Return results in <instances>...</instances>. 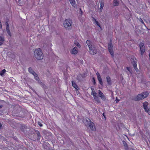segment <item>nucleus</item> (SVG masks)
Segmentation results:
<instances>
[{"label": "nucleus", "instance_id": "nucleus-1", "mask_svg": "<svg viewBox=\"0 0 150 150\" xmlns=\"http://www.w3.org/2000/svg\"><path fill=\"white\" fill-rule=\"evenodd\" d=\"M34 57L38 60L42 59L43 55L40 48L36 49L34 52Z\"/></svg>", "mask_w": 150, "mask_h": 150}, {"label": "nucleus", "instance_id": "nucleus-2", "mask_svg": "<svg viewBox=\"0 0 150 150\" xmlns=\"http://www.w3.org/2000/svg\"><path fill=\"white\" fill-rule=\"evenodd\" d=\"M149 94V93L147 91L143 92L141 94H138L137 96L134 98L135 101H139L142 100L146 98Z\"/></svg>", "mask_w": 150, "mask_h": 150}, {"label": "nucleus", "instance_id": "nucleus-3", "mask_svg": "<svg viewBox=\"0 0 150 150\" xmlns=\"http://www.w3.org/2000/svg\"><path fill=\"white\" fill-rule=\"evenodd\" d=\"M72 21L70 19H67L64 21V27L68 29H70L71 28Z\"/></svg>", "mask_w": 150, "mask_h": 150}, {"label": "nucleus", "instance_id": "nucleus-4", "mask_svg": "<svg viewBox=\"0 0 150 150\" xmlns=\"http://www.w3.org/2000/svg\"><path fill=\"white\" fill-rule=\"evenodd\" d=\"M108 46L109 51L110 54L112 57H113L114 54L113 50V46L111 42V40H110V42L108 43Z\"/></svg>", "mask_w": 150, "mask_h": 150}, {"label": "nucleus", "instance_id": "nucleus-5", "mask_svg": "<svg viewBox=\"0 0 150 150\" xmlns=\"http://www.w3.org/2000/svg\"><path fill=\"white\" fill-rule=\"evenodd\" d=\"M141 54L142 55L145 50V47L144 46V43L142 42L139 45Z\"/></svg>", "mask_w": 150, "mask_h": 150}, {"label": "nucleus", "instance_id": "nucleus-6", "mask_svg": "<svg viewBox=\"0 0 150 150\" xmlns=\"http://www.w3.org/2000/svg\"><path fill=\"white\" fill-rule=\"evenodd\" d=\"M98 95L100 97L101 99L105 101L106 100V96L100 90H99L98 91Z\"/></svg>", "mask_w": 150, "mask_h": 150}, {"label": "nucleus", "instance_id": "nucleus-7", "mask_svg": "<svg viewBox=\"0 0 150 150\" xmlns=\"http://www.w3.org/2000/svg\"><path fill=\"white\" fill-rule=\"evenodd\" d=\"M89 52L90 54L92 55H94L96 54L97 52V50L96 48L94 47H92V46L90 47Z\"/></svg>", "mask_w": 150, "mask_h": 150}, {"label": "nucleus", "instance_id": "nucleus-8", "mask_svg": "<svg viewBox=\"0 0 150 150\" xmlns=\"http://www.w3.org/2000/svg\"><path fill=\"white\" fill-rule=\"evenodd\" d=\"M21 130L23 132H27L30 130V129L25 125H22L20 127Z\"/></svg>", "mask_w": 150, "mask_h": 150}, {"label": "nucleus", "instance_id": "nucleus-9", "mask_svg": "<svg viewBox=\"0 0 150 150\" xmlns=\"http://www.w3.org/2000/svg\"><path fill=\"white\" fill-rule=\"evenodd\" d=\"M148 104V103L146 101H145L143 103V108L145 112L148 109L147 107Z\"/></svg>", "mask_w": 150, "mask_h": 150}, {"label": "nucleus", "instance_id": "nucleus-10", "mask_svg": "<svg viewBox=\"0 0 150 150\" xmlns=\"http://www.w3.org/2000/svg\"><path fill=\"white\" fill-rule=\"evenodd\" d=\"M69 1L72 6L74 8L76 7L77 6L75 0H69Z\"/></svg>", "mask_w": 150, "mask_h": 150}, {"label": "nucleus", "instance_id": "nucleus-11", "mask_svg": "<svg viewBox=\"0 0 150 150\" xmlns=\"http://www.w3.org/2000/svg\"><path fill=\"white\" fill-rule=\"evenodd\" d=\"M108 85H110L112 84L111 79L110 77L109 76H107L106 77Z\"/></svg>", "mask_w": 150, "mask_h": 150}, {"label": "nucleus", "instance_id": "nucleus-12", "mask_svg": "<svg viewBox=\"0 0 150 150\" xmlns=\"http://www.w3.org/2000/svg\"><path fill=\"white\" fill-rule=\"evenodd\" d=\"M94 123L92 122L89 124L88 126H89L90 129L92 130H94L95 128L94 127Z\"/></svg>", "mask_w": 150, "mask_h": 150}, {"label": "nucleus", "instance_id": "nucleus-13", "mask_svg": "<svg viewBox=\"0 0 150 150\" xmlns=\"http://www.w3.org/2000/svg\"><path fill=\"white\" fill-rule=\"evenodd\" d=\"M72 86L75 88L76 89L78 90L79 89V88L78 87V86L75 83V82L74 81H72Z\"/></svg>", "mask_w": 150, "mask_h": 150}, {"label": "nucleus", "instance_id": "nucleus-14", "mask_svg": "<svg viewBox=\"0 0 150 150\" xmlns=\"http://www.w3.org/2000/svg\"><path fill=\"white\" fill-rule=\"evenodd\" d=\"M91 120L88 118L86 119V121L85 122V125L86 126H88L89 124L91 122Z\"/></svg>", "mask_w": 150, "mask_h": 150}, {"label": "nucleus", "instance_id": "nucleus-15", "mask_svg": "<svg viewBox=\"0 0 150 150\" xmlns=\"http://www.w3.org/2000/svg\"><path fill=\"white\" fill-rule=\"evenodd\" d=\"M78 52L77 48L76 47H74L72 50V53L73 54H76Z\"/></svg>", "mask_w": 150, "mask_h": 150}, {"label": "nucleus", "instance_id": "nucleus-16", "mask_svg": "<svg viewBox=\"0 0 150 150\" xmlns=\"http://www.w3.org/2000/svg\"><path fill=\"white\" fill-rule=\"evenodd\" d=\"M119 0H113V6H117L119 5Z\"/></svg>", "mask_w": 150, "mask_h": 150}, {"label": "nucleus", "instance_id": "nucleus-17", "mask_svg": "<svg viewBox=\"0 0 150 150\" xmlns=\"http://www.w3.org/2000/svg\"><path fill=\"white\" fill-rule=\"evenodd\" d=\"M38 82L43 88L44 89H47V86L41 82V81H39Z\"/></svg>", "mask_w": 150, "mask_h": 150}, {"label": "nucleus", "instance_id": "nucleus-18", "mask_svg": "<svg viewBox=\"0 0 150 150\" xmlns=\"http://www.w3.org/2000/svg\"><path fill=\"white\" fill-rule=\"evenodd\" d=\"M133 67L134 68L135 70L136 71L137 73L139 74V73H140V72L137 68V64L135 63H133Z\"/></svg>", "mask_w": 150, "mask_h": 150}, {"label": "nucleus", "instance_id": "nucleus-19", "mask_svg": "<svg viewBox=\"0 0 150 150\" xmlns=\"http://www.w3.org/2000/svg\"><path fill=\"white\" fill-rule=\"evenodd\" d=\"M35 132L37 134L38 138H37L38 140H39L41 137V135L40 132L38 130H35Z\"/></svg>", "mask_w": 150, "mask_h": 150}, {"label": "nucleus", "instance_id": "nucleus-20", "mask_svg": "<svg viewBox=\"0 0 150 150\" xmlns=\"http://www.w3.org/2000/svg\"><path fill=\"white\" fill-rule=\"evenodd\" d=\"M28 71L29 72L32 74L33 75L36 74V73L34 71V70L32 69V68L31 67H30L28 68Z\"/></svg>", "mask_w": 150, "mask_h": 150}, {"label": "nucleus", "instance_id": "nucleus-21", "mask_svg": "<svg viewBox=\"0 0 150 150\" xmlns=\"http://www.w3.org/2000/svg\"><path fill=\"white\" fill-rule=\"evenodd\" d=\"M94 98L95 100L96 101L97 103H100V100L99 99V98L97 96H95L94 97Z\"/></svg>", "mask_w": 150, "mask_h": 150}, {"label": "nucleus", "instance_id": "nucleus-22", "mask_svg": "<svg viewBox=\"0 0 150 150\" xmlns=\"http://www.w3.org/2000/svg\"><path fill=\"white\" fill-rule=\"evenodd\" d=\"M104 6V3L103 2H100V10L101 11H102L103 7Z\"/></svg>", "mask_w": 150, "mask_h": 150}, {"label": "nucleus", "instance_id": "nucleus-23", "mask_svg": "<svg viewBox=\"0 0 150 150\" xmlns=\"http://www.w3.org/2000/svg\"><path fill=\"white\" fill-rule=\"evenodd\" d=\"M33 76H34V78L37 81H40L39 80V78L37 74L36 73V74H34Z\"/></svg>", "mask_w": 150, "mask_h": 150}, {"label": "nucleus", "instance_id": "nucleus-24", "mask_svg": "<svg viewBox=\"0 0 150 150\" xmlns=\"http://www.w3.org/2000/svg\"><path fill=\"white\" fill-rule=\"evenodd\" d=\"M86 43L87 45H88L89 48L92 46L91 45V42L90 41L87 40Z\"/></svg>", "mask_w": 150, "mask_h": 150}, {"label": "nucleus", "instance_id": "nucleus-25", "mask_svg": "<svg viewBox=\"0 0 150 150\" xmlns=\"http://www.w3.org/2000/svg\"><path fill=\"white\" fill-rule=\"evenodd\" d=\"M131 15L130 14V13L129 11L127 13V15H125V17L127 19H128L129 18L130 16Z\"/></svg>", "mask_w": 150, "mask_h": 150}, {"label": "nucleus", "instance_id": "nucleus-26", "mask_svg": "<svg viewBox=\"0 0 150 150\" xmlns=\"http://www.w3.org/2000/svg\"><path fill=\"white\" fill-rule=\"evenodd\" d=\"M6 72V70L5 69H3L0 71V75L1 76H2L4 75V74Z\"/></svg>", "mask_w": 150, "mask_h": 150}, {"label": "nucleus", "instance_id": "nucleus-27", "mask_svg": "<svg viewBox=\"0 0 150 150\" xmlns=\"http://www.w3.org/2000/svg\"><path fill=\"white\" fill-rule=\"evenodd\" d=\"M96 74L97 75V78H98V80H99L102 79L101 78L100 76V74H99V73L97 72L96 73Z\"/></svg>", "mask_w": 150, "mask_h": 150}, {"label": "nucleus", "instance_id": "nucleus-28", "mask_svg": "<svg viewBox=\"0 0 150 150\" xmlns=\"http://www.w3.org/2000/svg\"><path fill=\"white\" fill-rule=\"evenodd\" d=\"M91 95L93 96L94 97L97 96V93L95 91L92 92Z\"/></svg>", "mask_w": 150, "mask_h": 150}, {"label": "nucleus", "instance_id": "nucleus-29", "mask_svg": "<svg viewBox=\"0 0 150 150\" xmlns=\"http://www.w3.org/2000/svg\"><path fill=\"white\" fill-rule=\"evenodd\" d=\"M74 44L76 46L78 47H80V45L79 43L77 42H74Z\"/></svg>", "mask_w": 150, "mask_h": 150}, {"label": "nucleus", "instance_id": "nucleus-30", "mask_svg": "<svg viewBox=\"0 0 150 150\" xmlns=\"http://www.w3.org/2000/svg\"><path fill=\"white\" fill-rule=\"evenodd\" d=\"M4 37L0 36V41L4 42Z\"/></svg>", "mask_w": 150, "mask_h": 150}, {"label": "nucleus", "instance_id": "nucleus-31", "mask_svg": "<svg viewBox=\"0 0 150 150\" xmlns=\"http://www.w3.org/2000/svg\"><path fill=\"white\" fill-rule=\"evenodd\" d=\"M131 60V63H132V64H133V63H135L137 64L136 62L135 61L134 59V58L133 59L132 58Z\"/></svg>", "mask_w": 150, "mask_h": 150}, {"label": "nucleus", "instance_id": "nucleus-32", "mask_svg": "<svg viewBox=\"0 0 150 150\" xmlns=\"http://www.w3.org/2000/svg\"><path fill=\"white\" fill-rule=\"evenodd\" d=\"M126 69L127 70L129 71L130 73L132 74V70L129 67H127Z\"/></svg>", "mask_w": 150, "mask_h": 150}, {"label": "nucleus", "instance_id": "nucleus-33", "mask_svg": "<svg viewBox=\"0 0 150 150\" xmlns=\"http://www.w3.org/2000/svg\"><path fill=\"white\" fill-rule=\"evenodd\" d=\"M98 81H99V83L102 86H103V83L102 81V79H101L99 80H98Z\"/></svg>", "mask_w": 150, "mask_h": 150}, {"label": "nucleus", "instance_id": "nucleus-34", "mask_svg": "<svg viewBox=\"0 0 150 150\" xmlns=\"http://www.w3.org/2000/svg\"><path fill=\"white\" fill-rule=\"evenodd\" d=\"M6 31L7 33H8V34L9 36H11V34L10 32V30H6Z\"/></svg>", "mask_w": 150, "mask_h": 150}, {"label": "nucleus", "instance_id": "nucleus-35", "mask_svg": "<svg viewBox=\"0 0 150 150\" xmlns=\"http://www.w3.org/2000/svg\"><path fill=\"white\" fill-rule=\"evenodd\" d=\"M123 142L124 145L125 147H126V146H128L127 144V143H126V142L125 141H123Z\"/></svg>", "mask_w": 150, "mask_h": 150}, {"label": "nucleus", "instance_id": "nucleus-36", "mask_svg": "<svg viewBox=\"0 0 150 150\" xmlns=\"http://www.w3.org/2000/svg\"><path fill=\"white\" fill-rule=\"evenodd\" d=\"M6 30H9V25H6Z\"/></svg>", "mask_w": 150, "mask_h": 150}, {"label": "nucleus", "instance_id": "nucleus-37", "mask_svg": "<svg viewBox=\"0 0 150 150\" xmlns=\"http://www.w3.org/2000/svg\"><path fill=\"white\" fill-rule=\"evenodd\" d=\"M92 82L93 83L94 85H95L96 83V82H95V79L94 77L93 78V81Z\"/></svg>", "mask_w": 150, "mask_h": 150}, {"label": "nucleus", "instance_id": "nucleus-38", "mask_svg": "<svg viewBox=\"0 0 150 150\" xmlns=\"http://www.w3.org/2000/svg\"><path fill=\"white\" fill-rule=\"evenodd\" d=\"M119 100H120L117 97H116L115 100L116 103H117Z\"/></svg>", "mask_w": 150, "mask_h": 150}, {"label": "nucleus", "instance_id": "nucleus-39", "mask_svg": "<svg viewBox=\"0 0 150 150\" xmlns=\"http://www.w3.org/2000/svg\"><path fill=\"white\" fill-rule=\"evenodd\" d=\"M146 112H148V114L150 115V108Z\"/></svg>", "mask_w": 150, "mask_h": 150}, {"label": "nucleus", "instance_id": "nucleus-40", "mask_svg": "<svg viewBox=\"0 0 150 150\" xmlns=\"http://www.w3.org/2000/svg\"><path fill=\"white\" fill-rule=\"evenodd\" d=\"M38 125L40 126V127H42V125L41 124V123L40 122H38Z\"/></svg>", "mask_w": 150, "mask_h": 150}, {"label": "nucleus", "instance_id": "nucleus-41", "mask_svg": "<svg viewBox=\"0 0 150 150\" xmlns=\"http://www.w3.org/2000/svg\"><path fill=\"white\" fill-rule=\"evenodd\" d=\"M8 20L7 19L6 20V25H8L9 24L8 23Z\"/></svg>", "mask_w": 150, "mask_h": 150}, {"label": "nucleus", "instance_id": "nucleus-42", "mask_svg": "<svg viewBox=\"0 0 150 150\" xmlns=\"http://www.w3.org/2000/svg\"><path fill=\"white\" fill-rule=\"evenodd\" d=\"M139 21L140 22H141L142 23H143L144 25V22H143V21L142 19V18H140V19L139 20Z\"/></svg>", "mask_w": 150, "mask_h": 150}, {"label": "nucleus", "instance_id": "nucleus-43", "mask_svg": "<svg viewBox=\"0 0 150 150\" xmlns=\"http://www.w3.org/2000/svg\"><path fill=\"white\" fill-rule=\"evenodd\" d=\"M125 150H129V148H128V146L125 147Z\"/></svg>", "mask_w": 150, "mask_h": 150}, {"label": "nucleus", "instance_id": "nucleus-44", "mask_svg": "<svg viewBox=\"0 0 150 150\" xmlns=\"http://www.w3.org/2000/svg\"><path fill=\"white\" fill-rule=\"evenodd\" d=\"M18 2L20 5H21V0H18Z\"/></svg>", "mask_w": 150, "mask_h": 150}, {"label": "nucleus", "instance_id": "nucleus-45", "mask_svg": "<svg viewBox=\"0 0 150 150\" xmlns=\"http://www.w3.org/2000/svg\"><path fill=\"white\" fill-rule=\"evenodd\" d=\"M95 21H96V22L97 25H98V26H100V25H99V23L97 21H96L95 19Z\"/></svg>", "mask_w": 150, "mask_h": 150}, {"label": "nucleus", "instance_id": "nucleus-46", "mask_svg": "<svg viewBox=\"0 0 150 150\" xmlns=\"http://www.w3.org/2000/svg\"><path fill=\"white\" fill-rule=\"evenodd\" d=\"M3 43V42L0 41V46L2 45Z\"/></svg>", "mask_w": 150, "mask_h": 150}, {"label": "nucleus", "instance_id": "nucleus-47", "mask_svg": "<svg viewBox=\"0 0 150 150\" xmlns=\"http://www.w3.org/2000/svg\"><path fill=\"white\" fill-rule=\"evenodd\" d=\"M91 89L92 90V92H93V91H94V89L93 88H92V87H91Z\"/></svg>", "mask_w": 150, "mask_h": 150}, {"label": "nucleus", "instance_id": "nucleus-48", "mask_svg": "<svg viewBox=\"0 0 150 150\" xmlns=\"http://www.w3.org/2000/svg\"><path fill=\"white\" fill-rule=\"evenodd\" d=\"M31 89L33 91V92H34L35 93H36V92L35 91V90L33 88H31Z\"/></svg>", "mask_w": 150, "mask_h": 150}, {"label": "nucleus", "instance_id": "nucleus-49", "mask_svg": "<svg viewBox=\"0 0 150 150\" xmlns=\"http://www.w3.org/2000/svg\"><path fill=\"white\" fill-rule=\"evenodd\" d=\"M103 116L104 117H105V113H103Z\"/></svg>", "mask_w": 150, "mask_h": 150}, {"label": "nucleus", "instance_id": "nucleus-50", "mask_svg": "<svg viewBox=\"0 0 150 150\" xmlns=\"http://www.w3.org/2000/svg\"><path fill=\"white\" fill-rule=\"evenodd\" d=\"M3 105H0V109L1 108L3 107Z\"/></svg>", "mask_w": 150, "mask_h": 150}, {"label": "nucleus", "instance_id": "nucleus-51", "mask_svg": "<svg viewBox=\"0 0 150 150\" xmlns=\"http://www.w3.org/2000/svg\"><path fill=\"white\" fill-rule=\"evenodd\" d=\"M2 127V125L1 123H0V129H1Z\"/></svg>", "mask_w": 150, "mask_h": 150}, {"label": "nucleus", "instance_id": "nucleus-52", "mask_svg": "<svg viewBox=\"0 0 150 150\" xmlns=\"http://www.w3.org/2000/svg\"><path fill=\"white\" fill-rule=\"evenodd\" d=\"M129 150H134V149H132V148H129Z\"/></svg>", "mask_w": 150, "mask_h": 150}, {"label": "nucleus", "instance_id": "nucleus-53", "mask_svg": "<svg viewBox=\"0 0 150 150\" xmlns=\"http://www.w3.org/2000/svg\"><path fill=\"white\" fill-rule=\"evenodd\" d=\"M144 26H145V27H146V29H148V28L146 26V25H145V24H144Z\"/></svg>", "mask_w": 150, "mask_h": 150}, {"label": "nucleus", "instance_id": "nucleus-54", "mask_svg": "<svg viewBox=\"0 0 150 150\" xmlns=\"http://www.w3.org/2000/svg\"><path fill=\"white\" fill-rule=\"evenodd\" d=\"M80 11H81V12H82V11H81V8H80Z\"/></svg>", "mask_w": 150, "mask_h": 150}]
</instances>
